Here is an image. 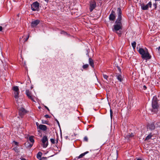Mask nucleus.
<instances>
[{"label":"nucleus","instance_id":"12","mask_svg":"<svg viewBox=\"0 0 160 160\" xmlns=\"http://www.w3.org/2000/svg\"><path fill=\"white\" fill-rule=\"evenodd\" d=\"M114 13V12L112 11L111 12V13L110 15L109 16V19L110 20L114 21L115 18V16L113 14V13Z\"/></svg>","mask_w":160,"mask_h":160},{"label":"nucleus","instance_id":"32","mask_svg":"<svg viewBox=\"0 0 160 160\" xmlns=\"http://www.w3.org/2000/svg\"><path fill=\"white\" fill-rule=\"evenodd\" d=\"M153 6L155 8H156L157 6V3H155L153 4Z\"/></svg>","mask_w":160,"mask_h":160},{"label":"nucleus","instance_id":"30","mask_svg":"<svg viewBox=\"0 0 160 160\" xmlns=\"http://www.w3.org/2000/svg\"><path fill=\"white\" fill-rule=\"evenodd\" d=\"M112 113H113L111 109H110V117H111V118H112Z\"/></svg>","mask_w":160,"mask_h":160},{"label":"nucleus","instance_id":"37","mask_svg":"<svg viewBox=\"0 0 160 160\" xmlns=\"http://www.w3.org/2000/svg\"><path fill=\"white\" fill-rule=\"evenodd\" d=\"M45 107V108L47 109V110L48 111H49V108H48L46 106H44Z\"/></svg>","mask_w":160,"mask_h":160},{"label":"nucleus","instance_id":"19","mask_svg":"<svg viewBox=\"0 0 160 160\" xmlns=\"http://www.w3.org/2000/svg\"><path fill=\"white\" fill-rule=\"evenodd\" d=\"M134 135L133 133H129L126 136V137L127 138H131L133 137V136H134Z\"/></svg>","mask_w":160,"mask_h":160},{"label":"nucleus","instance_id":"40","mask_svg":"<svg viewBox=\"0 0 160 160\" xmlns=\"http://www.w3.org/2000/svg\"><path fill=\"white\" fill-rule=\"evenodd\" d=\"M88 153V151H87V152H84V153L85 154V155H86V154H87V153Z\"/></svg>","mask_w":160,"mask_h":160},{"label":"nucleus","instance_id":"36","mask_svg":"<svg viewBox=\"0 0 160 160\" xmlns=\"http://www.w3.org/2000/svg\"><path fill=\"white\" fill-rule=\"evenodd\" d=\"M55 120L57 122L58 124V125L59 126H60V124H59V121L56 118L55 119Z\"/></svg>","mask_w":160,"mask_h":160},{"label":"nucleus","instance_id":"33","mask_svg":"<svg viewBox=\"0 0 160 160\" xmlns=\"http://www.w3.org/2000/svg\"><path fill=\"white\" fill-rule=\"evenodd\" d=\"M147 87L146 86H145V85H144V86H143V89L144 90H146V89H147Z\"/></svg>","mask_w":160,"mask_h":160},{"label":"nucleus","instance_id":"45","mask_svg":"<svg viewBox=\"0 0 160 160\" xmlns=\"http://www.w3.org/2000/svg\"><path fill=\"white\" fill-rule=\"evenodd\" d=\"M137 160H142L140 158H138Z\"/></svg>","mask_w":160,"mask_h":160},{"label":"nucleus","instance_id":"44","mask_svg":"<svg viewBox=\"0 0 160 160\" xmlns=\"http://www.w3.org/2000/svg\"><path fill=\"white\" fill-rule=\"evenodd\" d=\"M46 2H48L49 0H44Z\"/></svg>","mask_w":160,"mask_h":160},{"label":"nucleus","instance_id":"10","mask_svg":"<svg viewBox=\"0 0 160 160\" xmlns=\"http://www.w3.org/2000/svg\"><path fill=\"white\" fill-rule=\"evenodd\" d=\"M96 3L95 1H93L90 4V11L92 12L93 9L96 7Z\"/></svg>","mask_w":160,"mask_h":160},{"label":"nucleus","instance_id":"22","mask_svg":"<svg viewBox=\"0 0 160 160\" xmlns=\"http://www.w3.org/2000/svg\"><path fill=\"white\" fill-rule=\"evenodd\" d=\"M61 34H63L65 35H69V34L67 33L66 32L64 31H62L61 32Z\"/></svg>","mask_w":160,"mask_h":160},{"label":"nucleus","instance_id":"27","mask_svg":"<svg viewBox=\"0 0 160 160\" xmlns=\"http://www.w3.org/2000/svg\"><path fill=\"white\" fill-rule=\"evenodd\" d=\"M103 77L106 79L107 80V79L108 78V77L107 75H105L104 74H103Z\"/></svg>","mask_w":160,"mask_h":160},{"label":"nucleus","instance_id":"4","mask_svg":"<svg viewBox=\"0 0 160 160\" xmlns=\"http://www.w3.org/2000/svg\"><path fill=\"white\" fill-rule=\"evenodd\" d=\"M12 89L14 91V97L16 101L17 102L18 99V95L19 94L18 87L17 86H14L12 87Z\"/></svg>","mask_w":160,"mask_h":160},{"label":"nucleus","instance_id":"23","mask_svg":"<svg viewBox=\"0 0 160 160\" xmlns=\"http://www.w3.org/2000/svg\"><path fill=\"white\" fill-rule=\"evenodd\" d=\"M132 45L134 49H135L136 46V42H134L132 43Z\"/></svg>","mask_w":160,"mask_h":160},{"label":"nucleus","instance_id":"39","mask_svg":"<svg viewBox=\"0 0 160 160\" xmlns=\"http://www.w3.org/2000/svg\"><path fill=\"white\" fill-rule=\"evenodd\" d=\"M14 143H15V144L17 145H18V142H15L14 141Z\"/></svg>","mask_w":160,"mask_h":160},{"label":"nucleus","instance_id":"49","mask_svg":"<svg viewBox=\"0 0 160 160\" xmlns=\"http://www.w3.org/2000/svg\"><path fill=\"white\" fill-rule=\"evenodd\" d=\"M57 142H58V141H57Z\"/></svg>","mask_w":160,"mask_h":160},{"label":"nucleus","instance_id":"18","mask_svg":"<svg viewBox=\"0 0 160 160\" xmlns=\"http://www.w3.org/2000/svg\"><path fill=\"white\" fill-rule=\"evenodd\" d=\"M25 145L27 148H30L32 146H31V143L29 141H27L25 143Z\"/></svg>","mask_w":160,"mask_h":160},{"label":"nucleus","instance_id":"48","mask_svg":"<svg viewBox=\"0 0 160 160\" xmlns=\"http://www.w3.org/2000/svg\"><path fill=\"white\" fill-rule=\"evenodd\" d=\"M21 39H22V38H19V40H21Z\"/></svg>","mask_w":160,"mask_h":160},{"label":"nucleus","instance_id":"2","mask_svg":"<svg viewBox=\"0 0 160 160\" xmlns=\"http://www.w3.org/2000/svg\"><path fill=\"white\" fill-rule=\"evenodd\" d=\"M138 48L137 47V50L139 53L141 55L142 58L146 59H149L151 58L148 52V50L145 48H140L138 49Z\"/></svg>","mask_w":160,"mask_h":160},{"label":"nucleus","instance_id":"21","mask_svg":"<svg viewBox=\"0 0 160 160\" xmlns=\"http://www.w3.org/2000/svg\"><path fill=\"white\" fill-rule=\"evenodd\" d=\"M152 137V135H151V134H149L148 135V136H147V137H146V138H145V140H148L150 139H151V138Z\"/></svg>","mask_w":160,"mask_h":160},{"label":"nucleus","instance_id":"26","mask_svg":"<svg viewBox=\"0 0 160 160\" xmlns=\"http://www.w3.org/2000/svg\"><path fill=\"white\" fill-rule=\"evenodd\" d=\"M50 141H51L52 143L53 144H54L55 143V140L54 139L51 138L50 139Z\"/></svg>","mask_w":160,"mask_h":160},{"label":"nucleus","instance_id":"14","mask_svg":"<svg viewBox=\"0 0 160 160\" xmlns=\"http://www.w3.org/2000/svg\"><path fill=\"white\" fill-rule=\"evenodd\" d=\"M38 128L42 130L45 131L47 129V127L45 125L40 124L38 126Z\"/></svg>","mask_w":160,"mask_h":160},{"label":"nucleus","instance_id":"42","mask_svg":"<svg viewBox=\"0 0 160 160\" xmlns=\"http://www.w3.org/2000/svg\"><path fill=\"white\" fill-rule=\"evenodd\" d=\"M36 124L37 126L38 127V126L39 125L38 123V122H36Z\"/></svg>","mask_w":160,"mask_h":160},{"label":"nucleus","instance_id":"13","mask_svg":"<svg viewBox=\"0 0 160 160\" xmlns=\"http://www.w3.org/2000/svg\"><path fill=\"white\" fill-rule=\"evenodd\" d=\"M148 128L151 130H154L155 129V126L154 122H152L148 125Z\"/></svg>","mask_w":160,"mask_h":160},{"label":"nucleus","instance_id":"6","mask_svg":"<svg viewBox=\"0 0 160 160\" xmlns=\"http://www.w3.org/2000/svg\"><path fill=\"white\" fill-rule=\"evenodd\" d=\"M42 145L44 148H46L48 145V142L47 137L46 136H44L42 139Z\"/></svg>","mask_w":160,"mask_h":160},{"label":"nucleus","instance_id":"24","mask_svg":"<svg viewBox=\"0 0 160 160\" xmlns=\"http://www.w3.org/2000/svg\"><path fill=\"white\" fill-rule=\"evenodd\" d=\"M85 155L84 153L81 154L78 157H77L78 158H82Z\"/></svg>","mask_w":160,"mask_h":160},{"label":"nucleus","instance_id":"20","mask_svg":"<svg viewBox=\"0 0 160 160\" xmlns=\"http://www.w3.org/2000/svg\"><path fill=\"white\" fill-rule=\"evenodd\" d=\"M42 152H39L37 154V158H38V159H39L41 157V156H42Z\"/></svg>","mask_w":160,"mask_h":160},{"label":"nucleus","instance_id":"47","mask_svg":"<svg viewBox=\"0 0 160 160\" xmlns=\"http://www.w3.org/2000/svg\"><path fill=\"white\" fill-rule=\"evenodd\" d=\"M44 158V159H47V158H46V157H43V158Z\"/></svg>","mask_w":160,"mask_h":160},{"label":"nucleus","instance_id":"7","mask_svg":"<svg viewBox=\"0 0 160 160\" xmlns=\"http://www.w3.org/2000/svg\"><path fill=\"white\" fill-rule=\"evenodd\" d=\"M152 5V2H150L146 5H145L144 4H142L141 6V8L143 10H147L148 9L149 7H151Z\"/></svg>","mask_w":160,"mask_h":160},{"label":"nucleus","instance_id":"1","mask_svg":"<svg viewBox=\"0 0 160 160\" xmlns=\"http://www.w3.org/2000/svg\"><path fill=\"white\" fill-rule=\"evenodd\" d=\"M118 18L115 22V24L113 25L114 28L112 31L115 32L119 36L121 37L122 34L121 30H122V25L121 23L122 20V12L120 8H118L117 9Z\"/></svg>","mask_w":160,"mask_h":160},{"label":"nucleus","instance_id":"25","mask_svg":"<svg viewBox=\"0 0 160 160\" xmlns=\"http://www.w3.org/2000/svg\"><path fill=\"white\" fill-rule=\"evenodd\" d=\"M88 66L89 65L88 64H86L83 65L82 68L83 69H85L87 68Z\"/></svg>","mask_w":160,"mask_h":160},{"label":"nucleus","instance_id":"34","mask_svg":"<svg viewBox=\"0 0 160 160\" xmlns=\"http://www.w3.org/2000/svg\"><path fill=\"white\" fill-rule=\"evenodd\" d=\"M44 117L46 118H50V116L48 114H46L44 116Z\"/></svg>","mask_w":160,"mask_h":160},{"label":"nucleus","instance_id":"41","mask_svg":"<svg viewBox=\"0 0 160 160\" xmlns=\"http://www.w3.org/2000/svg\"><path fill=\"white\" fill-rule=\"evenodd\" d=\"M157 49H158V51H160V46L158 48H157Z\"/></svg>","mask_w":160,"mask_h":160},{"label":"nucleus","instance_id":"35","mask_svg":"<svg viewBox=\"0 0 160 160\" xmlns=\"http://www.w3.org/2000/svg\"><path fill=\"white\" fill-rule=\"evenodd\" d=\"M117 68H118L119 71L121 73V69H120V68L118 66L117 67Z\"/></svg>","mask_w":160,"mask_h":160},{"label":"nucleus","instance_id":"8","mask_svg":"<svg viewBox=\"0 0 160 160\" xmlns=\"http://www.w3.org/2000/svg\"><path fill=\"white\" fill-rule=\"evenodd\" d=\"M26 113L27 111L23 108H21L19 110V115L22 118Z\"/></svg>","mask_w":160,"mask_h":160},{"label":"nucleus","instance_id":"17","mask_svg":"<svg viewBox=\"0 0 160 160\" xmlns=\"http://www.w3.org/2000/svg\"><path fill=\"white\" fill-rule=\"evenodd\" d=\"M116 77H117V78L120 82H121L122 81V80H123L122 77L119 74V73L117 74L116 76Z\"/></svg>","mask_w":160,"mask_h":160},{"label":"nucleus","instance_id":"38","mask_svg":"<svg viewBox=\"0 0 160 160\" xmlns=\"http://www.w3.org/2000/svg\"><path fill=\"white\" fill-rule=\"evenodd\" d=\"M2 28L1 26H0V31H1L2 30Z\"/></svg>","mask_w":160,"mask_h":160},{"label":"nucleus","instance_id":"5","mask_svg":"<svg viewBox=\"0 0 160 160\" xmlns=\"http://www.w3.org/2000/svg\"><path fill=\"white\" fill-rule=\"evenodd\" d=\"M40 4L37 1L33 2L31 5V9L32 11H38Z\"/></svg>","mask_w":160,"mask_h":160},{"label":"nucleus","instance_id":"9","mask_svg":"<svg viewBox=\"0 0 160 160\" xmlns=\"http://www.w3.org/2000/svg\"><path fill=\"white\" fill-rule=\"evenodd\" d=\"M26 94L29 99L34 101L31 92L29 90H27L26 91Z\"/></svg>","mask_w":160,"mask_h":160},{"label":"nucleus","instance_id":"31","mask_svg":"<svg viewBox=\"0 0 160 160\" xmlns=\"http://www.w3.org/2000/svg\"><path fill=\"white\" fill-rule=\"evenodd\" d=\"M29 34H28L27 38L24 41L25 42H26L28 40V38H29Z\"/></svg>","mask_w":160,"mask_h":160},{"label":"nucleus","instance_id":"43","mask_svg":"<svg viewBox=\"0 0 160 160\" xmlns=\"http://www.w3.org/2000/svg\"><path fill=\"white\" fill-rule=\"evenodd\" d=\"M21 160H26V159L24 158H22L21 159Z\"/></svg>","mask_w":160,"mask_h":160},{"label":"nucleus","instance_id":"15","mask_svg":"<svg viewBox=\"0 0 160 160\" xmlns=\"http://www.w3.org/2000/svg\"><path fill=\"white\" fill-rule=\"evenodd\" d=\"M89 63L92 68H93L94 67V61L91 58H89Z\"/></svg>","mask_w":160,"mask_h":160},{"label":"nucleus","instance_id":"11","mask_svg":"<svg viewBox=\"0 0 160 160\" xmlns=\"http://www.w3.org/2000/svg\"><path fill=\"white\" fill-rule=\"evenodd\" d=\"M40 22V21L38 20H36L32 22L31 26L32 27H36Z\"/></svg>","mask_w":160,"mask_h":160},{"label":"nucleus","instance_id":"28","mask_svg":"<svg viewBox=\"0 0 160 160\" xmlns=\"http://www.w3.org/2000/svg\"><path fill=\"white\" fill-rule=\"evenodd\" d=\"M48 122L47 121L42 120V123L43 124H47Z\"/></svg>","mask_w":160,"mask_h":160},{"label":"nucleus","instance_id":"29","mask_svg":"<svg viewBox=\"0 0 160 160\" xmlns=\"http://www.w3.org/2000/svg\"><path fill=\"white\" fill-rule=\"evenodd\" d=\"M88 137L87 136H85L84 137V140L86 142H88Z\"/></svg>","mask_w":160,"mask_h":160},{"label":"nucleus","instance_id":"46","mask_svg":"<svg viewBox=\"0 0 160 160\" xmlns=\"http://www.w3.org/2000/svg\"><path fill=\"white\" fill-rule=\"evenodd\" d=\"M156 1H160V0H155Z\"/></svg>","mask_w":160,"mask_h":160},{"label":"nucleus","instance_id":"16","mask_svg":"<svg viewBox=\"0 0 160 160\" xmlns=\"http://www.w3.org/2000/svg\"><path fill=\"white\" fill-rule=\"evenodd\" d=\"M33 137L31 136L29 137V140L28 141H29V142L31 143V146L33 145V143L34 142V139L33 138Z\"/></svg>","mask_w":160,"mask_h":160},{"label":"nucleus","instance_id":"3","mask_svg":"<svg viewBox=\"0 0 160 160\" xmlns=\"http://www.w3.org/2000/svg\"><path fill=\"white\" fill-rule=\"evenodd\" d=\"M158 99L156 96L153 97L152 101V107L151 112L154 113H156L158 111L159 105L158 104Z\"/></svg>","mask_w":160,"mask_h":160}]
</instances>
